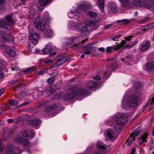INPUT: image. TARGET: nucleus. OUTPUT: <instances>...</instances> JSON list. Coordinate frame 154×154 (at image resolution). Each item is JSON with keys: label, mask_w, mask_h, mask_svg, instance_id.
<instances>
[{"label": "nucleus", "mask_w": 154, "mask_h": 154, "mask_svg": "<svg viewBox=\"0 0 154 154\" xmlns=\"http://www.w3.org/2000/svg\"><path fill=\"white\" fill-rule=\"evenodd\" d=\"M146 69L149 72H152L154 70V61H152L146 63Z\"/></svg>", "instance_id": "nucleus-17"}, {"label": "nucleus", "mask_w": 154, "mask_h": 154, "mask_svg": "<svg viewBox=\"0 0 154 154\" xmlns=\"http://www.w3.org/2000/svg\"><path fill=\"white\" fill-rule=\"evenodd\" d=\"M28 103L27 102H24V103H22L21 104H20V106H24L26 105Z\"/></svg>", "instance_id": "nucleus-63"}, {"label": "nucleus", "mask_w": 154, "mask_h": 154, "mask_svg": "<svg viewBox=\"0 0 154 154\" xmlns=\"http://www.w3.org/2000/svg\"><path fill=\"white\" fill-rule=\"evenodd\" d=\"M109 124L110 125L111 128L108 129L105 132V134L111 141H114L117 137L116 133L119 129L116 128L114 124H110L109 123Z\"/></svg>", "instance_id": "nucleus-7"}, {"label": "nucleus", "mask_w": 154, "mask_h": 154, "mask_svg": "<svg viewBox=\"0 0 154 154\" xmlns=\"http://www.w3.org/2000/svg\"><path fill=\"white\" fill-rule=\"evenodd\" d=\"M117 65V64L116 63H114L112 64L109 67V69L110 70H113L116 68Z\"/></svg>", "instance_id": "nucleus-39"}, {"label": "nucleus", "mask_w": 154, "mask_h": 154, "mask_svg": "<svg viewBox=\"0 0 154 154\" xmlns=\"http://www.w3.org/2000/svg\"><path fill=\"white\" fill-rule=\"evenodd\" d=\"M135 150L136 149L135 148H133L130 154H135Z\"/></svg>", "instance_id": "nucleus-60"}, {"label": "nucleus", "mask_w": 154, "mask_h": 154, "mask_svg": "<svg viewBox=\"0 0 154 154\" xmlns=\"http://www.w3.org/2000/svg\"><path fill=\"white\" fill-rule=\"evenodd\" d=\"M110 10L113 12H115L117 9V6L115 4H113L112 6H109Z\"/></svg>", "instance_id": "nucleus-36"}, {"label": "nucleus", "mask_w": 154, "mask_h": 154, "mask_svg": "<svg viewBox=\"0 0 154 154\" xmlns=\"http://www.w3.org/2000/svg\"><path fill=\"white\" fill-rule=\"evenodd\" d=\"M52 50L51 46L49 45H47L45 48L42 50V53L44 54H49Z\"/></svg>", "instance_id": "nucleus-21"}, {"label": "nucleus", "mask_w": 154, "mask_h": 154, "mask_svg": "<svg viewBox=\"0 0 154 154\" xmlns=\"http://www.w3.org/2000/svg\"><path fill=\"white\" fill-rule=\"evenodd\" d=\"M54 78L53 77H51L48 79V83L51 84L54 81Z\"/></svg>", "instance_id": "nucleus-44"}, {"label": "nucleus", "mask_w": 154, "mask_h": 154, "mask_svg": "<svg viewBox=\"0 0 154 154\" xmlns=\"http://www.w3.org/2000/svg\"><path fill=\"white\" fill-rule=\"evenodd\" d=\"M126 43V42L125 40H123L120 44H119L118 45H116V46H118L119 47V48H121L122 46L124 45Z\"/></svg>", "instance_id": "nucleus-40"}, {"label": "nucleus", "mask_w": 154, "mask_h": 154, "mask_svg": "<svg viewBox=\"0 0 154 154\" xmlns=\"http://www.w3.org/2000/svg\"><path fill=\"white\" fill-rule=\"evenodd\" d=\"M97 3L102 13L104 11V0H98Z\"/></svg>", "instance_id": "nucleus-20"}, {"label": "nucleus", "mask_w": 154, "mask_h": 154, "mask_svg": "<svg viewBox=\"0 0 154 154\" xmlns=\"http://www.w3.org/2000/svg\"><path fill=\"white\" fill-rule=\"evenodd\" d=\"M5 51L11 57H14L16 54L15 51L14 50L10 48H7L5 49Z\"/></svg>", "instance_id": "nucleus-24"}, {"label": "nucleus", "mask_w": 154, "mask_h": 154, "mask_svg": "<svg viewBox=\"0 0 154 154\" xmlns=\"http://www.w3.org/2000/svg\"><path fill=\"white\" fill-rule=\"evenodd\" d=\"M118 22H120L122 25H125L130 23L131 22V21L128 19H125L121 20H119L118 21Z\"/></svg>", "instance_id": "nucleus-28"}, {"label": "nucleus", "mask_w": 154, "mask_h": 154, "mask_svg": "<svg viewBox=\"0 0 154 154\" xmlns=\"http://www.w3.org/2000/svg\"><path fill=\"white\" fill-rule=\"evenodd\" d=\"M22 152L21 149L13 145L7 146L5 153L6 154H20Z\"/></svg>", "instance_id": "nucleus-10"}, {"label": "nucleus", "mask_w": 154, "mask_h": 154, "mask_svg": "<svg viewBox=\"0 0 154 154\" xmlns=\"http://www.w3.org/2000/svg\"><path fill=\"white\" fill-rule=\"evenodd\" d=\"M87 40V39H86L85 40H82V41L80 43H79L78 45L76 44H74L73 46L72 47L73 48L75 49L77 48H79L81 46V44H83L85 42H86Z\"/></svg>", "instance_id": "nucleus-34"}, {"label": "nucleus", "mask_w": 154, "mask_h": 154, "mask_svg": "<svg viewBox=\"0 0 154 154\" xmlns=\"http://www.w3.org/2000/svg\"><path fill=\"white\" fill-rule=\"evenodd\" d=\"M74 42V39L70 37L68 38L66 40V43L67 45H70Z\"/></svg>", "instance_id": "nucleus-29"}, {"label": "nucleus", "mask_w": 154, "mask_h": 154, "mask_svg": "<svg viewBox=\"0 0 154 154\" xmlns=\"http://www.w3.org/2000/svg\"><path fill=\"white\" fill-rule=\"evenodd\" d=\"M119 47L116 45H114L113 46H109L107 47L106 50V52L107 53H110L112 52L113 50H116L119 49Z\"/></svg>", "instance_id": "nucleus-22"}, {"label": "nucleus", "mask_w": 154, "mask_h": 154, "mask_svg": "<svg viewBox=\"0 0 154 154\" xmlns=\"http://www.w3.org/2000/svg\"><path fill=\"white\" fill-rule=\"evenodd\" d=\"M150 101L151 103V104H154V98H152Z\"/></svg>", "instance_id": "nucleus-64"}, {"label": "nucleus", "mask_w": 154, "mask_h": 154, "mask_svg": "<svg viewBox=\"0 0 154 154\" xmlns=\"http://www.w3.org/2000/svg\"><path fill=\"white\" fill-rule=\"evenodd\" d=\"M6 22L4 20H0V28L5 29H9L13 26L14 22L10 15H7L5 17Z\"/></svg>", "instance_id": "nucleus-6"}, {"label": "nucleus", "mask_w": 154, "mask_h": 154, "mask_svg": "<svg viewBox=\"0 0 154 154\" xmlns=\"http://www.w3.org/2000/svg\"><path fill=\"white\" fill-rule=\"evenodd\" d=\"M67 60V58L65 57H63L62 59H61L59 60L57 62V63L58 64H62L64 63Z\"/></svg>", "instance_id": "nucleus-37"}, {"label": "nucleus", "mask_w": 154, "mask_h": 154, "mask_svg": "<svg viewBox=\"0 0 154 154\" xmlns=\"http://www.w3.org/2000/svg\"><path fill=\"white\" fill-rule=\"evenodd\" d=\"M42 19L44 20L45 22H47L49 20V14L47 12H45L44 15V17L43 18H41Z\"/></svg>", "instance_id": "nucleus-31"}, {"label": "nucleus", "mask_w": 154, "mask_h": 154, "mask_svg": "<svg viewBox=\"0 0 154 154\" xmlns=\"http://www.w3.org/2000/svg\"><path fill=\"white\" fill-rule=\"evenodd\" d=\"M96 24V22L94 20L87 21L85 24L82 23L80 22L75 23L73 21L69 22L68 27L70 29H76L81 33L88 32L91 27H93Z\"/></svg>", "instance_id": "nucleus-2"}, {"label": "nucleus", "mask_w": 154, "mask_h": 154, "mask_svg": "<svg viewBox=\"0 0 154 154\" xmlns=\"http://www.w3.org/2000/svg\"><path fill=\"white\" fill-rule=\"evenodd\" d=\"M80 15V13L76 10H72L67 14L69 17L70 18H75L78 19Z\"/></svg>", "instance_id": "nucleus-15"}, {"label": "nucleus", "mask_w": 154, "mask_h": 154, "mask_svg": "<svg viewBox=\"0 0 154 154\" xmlns=\"http://www.w3.org/2000/svg\"><path fill=\"white\" fill-rule=\"evenodd\" d=\"M44 36L45 38H51L54 35L52 30L50 28H45L42 31Z\"/></svg>", "instance_id": "nucleus-13"}, {"label": "nucleus", "mask_w": 154, "mask_h": 154, "mask_svg": "<svg viewBox=\"0 0 154 154\" xmlns=\"http://www.w3.org/2000/svg\"><path fill=\"white\" fill-rule=\"evenodd\" d=\"M150 46V42L147 40L143 42L139 46L140 49L142 51L147 50Z\"/></svg>", "instance_id": "nucleus-14"}, {"label": "nucleus", "mask_w": 154, "mask_h": 154, "mask_svg": "<svg viewBox=\"0 0 154 154\" xmlns=\"http://www.w3.org/2000/svg\"><path fill=\"white\" fill-rule=\"evenodd\" d=\"M14 120L13 119H8L7 120V122L8 123H12L13 122Z\"/></svg>", "instance_id": "nucleus-57"}, {"label": "nucleus", "mask_w": 154, "mask_h": 154, "mask_svg": "<svg viewBox=\"0 0 154 154\" xmlns=\"http://www.w3.org/2000/svg\"><path fill=\"white\" fill-rule=\"evenodd\" d=\"M122 35H118L115 36L111 38V39L113 40L116 41V39L118 38H120Z\"/></svg>", "instance_id": "nucleus-45"}, {"label": "nucleus", "mask_w": 154, "mask_h": 154, "mask_svg": "<svg viewBox=\"0 0 154 154\" xmlns=\"http://www.w3.org/2000/svg\"><path fill=\"white\" fill-rule=\"evenodd\" d=\"M0 36L6 41L13 42L14 39V38L11 33L7 34L6 32L4 30H1L0 32Z\"/></svg>", "instance_id": "nucleus-11"}, {"label": "nucleus", "mask_w": 154, "mask_h": 154, "mask_svg": "<svg viewBox=\"0 0 154 154\" xmlns=\"http://www.w3.org/2000/svg\"><path fill=\"white\" fill-rule=\"evenodd\" d=\"M97 147L100 151H103V152H106V146L103 145L101 142L99 141L97 142Z\"/></svg>", "instance_id": "nucleus-18"}, {"label": "nucleus", "mask_w": 154, "mask_h": 154, "mask_svg": "<svg viewBox=\"0 0 154 154\" xmlns=\"http://www.w3.org/2000/svg\"><path fill=\"white\" fill-rule=\"evenodd\" d=\"M41 122L40 119L38 118H35L33 120H30L29 122V125L34 127L38 126Z\"/></svg>", "instance_id": "nucleus-16"}, {"label": "nucleus", "mask_w": 154, "mask_h": 154, "mask_svg": "<svg viewBox=\"0 0 154 154\" xmlns=\"http://www.w3.org/2000/svg\"><path fill=\"white\" fill-rule=\"evenodd\" d=\"M133 139V141H134L135 140V138H131V137L129 139H128L127 140V142H128V144L127 145L128 146H130L131 145V144L132 143V140Z\"/></svg>", "instance_id": "nucleus-43"}, {"label": "nucleus", "mask_w": 154, "mask_h": 154, "mask_svg": "<svg viewBox=\"0 0 154 154\" xmlns=\"http://www.w3.org/2000/svg\"><path fill=\"white\" fill-rule=\"evenodd\" d=\"M30 133L31 134V136L32 137L34 136L35 132L33 130H31L30 131Z\"/></svg>", "instance_id": "nucleus-61"}, {"label": "nucleus", "mask_w": 154, "mask_h": 154, "mask_svg": "<svg viewBox=\"0 0 154 154\" xmlns=\"http://www.w3.org/2000/svg\"><path fill=\"white\" fill-rule=\"evenodd\" d=\"M5 2V1L3 0H0V13L2 12H4L5 8H4L2 4Z\"/></svg>", "instance_id": "nucleus-32"}, {"label": "nucleus", "mask_w": 154, "mask_h": 154, "mask_svg": "<svg viewBox=\"0 0 154 154\" xmlns=\"http://www.w3.org/2000/svg\"><path fill=\"white\" fill-rule=\"evenodd\" d=\"M133 3L137 6H144L145 8L154 12V0H147V2L145 0H134Z\"/></svg>", "instance_id": "nucleus-5"}, {"label": "nucleus", "mask_w": 154, "mask_h": 154, "mask_svg": "<svg viewBox=\"0 0 154 154\" xmlns=\"http://www.w3.org/2000/svg\"><path fill=\"white\" fill-rule=\"evenodd\" d=\"M53 60H51V59H49L48 60L45 61V63L46 64V63H52L53 62Z\"/></svg>", "instance_id": "nucleus-55"}, {"label": "nucleus", "mask_w": 154, "mask_h": 154, "mask_svg": "<svg viewBox=\"0 0 154 154\" xmlns=\"http://www.w3.org/2000/svg\"><path fill=\"white\" fill-rule=\"evenodd\" d=\"M101 77L98 75H95L94 76L92 77V78L96 80H99L101 79Z\"/></svg>", "instance_id": "nucleus-41"}, {"label": "nucleus", "mask_w": 154, "mask_h": 154, "mask_svg": "<svg viewBox=\"0 0 154 154\" xmlns=\"http://www.w3.org/2000/svg\"><path fill=\"white\" fill-rule=\"evenodd\" d=\"M46 72V71H43V70H41V71L39 72L38 73V74L39 75H42L43 74H44Z\"/></svg>", "instance_id": "nucleus-52"}, {"label": "nucleus", "mask_w": 154, "mask_h": 154, "mask_svg": "<svg viewBox=\"0 0 154 154\" xmlns=\"http://www.w3.org/2000/svg\"><path fill=\"white\" fill-rule=\"evenodd\" d=\"M41 17L36 18L34 23V24L38 30L42 31L45 28L46 23L44 20Z\"/></svg>", "instance_id": "nucleus-9"}, {"label": "nucleus", "mask_w": 154, "mask_h": 154, "mask_svg": "<svg viewBox=\"0 0 154 154\" xmlns=\"http://www.w3.org/2000/svg\"><path fill=\"white\" fill-rule=\"evenodd\" d=\"M147 26L148 29H150L154 27V23H150L147 25Z\"/></svg>", "instance_id": "nucleus-46"}, {"label": "nucleus", "mask_w": 154, "mask_h": 154, "mask_svg": "<svg viewBox=\"0 0 154 154\" xmlns=\"http://www.w3.org/2000/svg\"><path fill=\"white\" fill-rule=\"evenodd\" d=\"M84 53L85 54L89 55L91 53V51L89 50H87L85 51L84 52Z\"/></svg>", "instance_id": "nucleus-48"}, {"label": "nucleus", "mask_w": 154, "mask_h": 154, "mask_svg": "<svg viewBox=\"0 0 154 154\" xmlns=\"http://www.w3.org/2000/svg\"><path fill=\"white\" fill-rule=\"evenodd\" d=\"M88 14L91 17H94L97 16V13L93 11H89L88 13Z\"/></svg>", "instance_id": "nucleus-38"}, {"label": "nucleus", "mask_w": 154, "mask_h": 154, "mask_svg": "<svg viewBox=\"0 0 154 154\" xmlns=\"http://www.w3.org/2000/svg\"><path fill=\"white\" fill-rule=\"evenodd\" d=\"M148 134L149 133H148L146 132L139 139L138 143L140 145H141L143 143L146 142L147 141L146 139Z\"/></svg>", "instance_id": "nucleus-19"}, {"label": "nucleus", "mask_w": 154, "mask_h": 154, "mask_svg": "<svg viewBox=\"0 0 154 154\" xmlns=\"http://www.w3.org/2000/svg\"><path fill=\"white\" fill-rule=\"evenodd\" d=\"M126 99V97L125 96L122 100V107L125 108V106L127 105L129 107L132 108L137 106L139 100V97L136 95L131 96L128 98L127 101L125 100Z\"/></svg>", "instance_id": "nucleus-4"}, {"label": "nucleus", "mask_w": 154, "mask_h": 154, "mask_svg": "<svg viewBox=\"0 0 154 154\" xmlns=\"http://www.w3.org/2000/svg\"><path fill=\"white\" fill-rule=\"evenodd\" d=\"M141 131V129L140 128H138L130 135L131 138L133 137L134 138L135 137L138 136Z\"/></svg>", "instance_id": "nucleus-23"}, {"label": "nucleus", "mask_w": 154, "mask_h": 154, "mask_svg": "<svg viewBox=\"0 0 154 154\" xmlns=\"http://www.w3.org/2000/svg\"><path fill=\"white\" fill-rule=\"evenodd\" d=\"M38 1L41 6H44L49 2V0H38Z\"/></svg>", "instance_id": "nucleus-33"}, {"label": "nucleus", "mask_w": 154, "mask_h": 154, "mask_svg": "<svg viewBox=\"0 0 154 154\" xmlns=\"http://www.w3.org/2000/svg\"><path fill=\"white\" fill-rule=\"evenodd\" d=\"M37 69L36 67L34 66H32L23 69L22 71L23 72L25 73H29L30 72L35 71L37 70Z\"/></svg>", "instance_id": "nucleus-25"}, {"label": "nucleus", "mask_w": 154, "mask_h": 154, "mask_svg": "<svg viewBox=\"0 0 154 154\" xmlns=\"http://www.w3.org/2000/svg\"><path fill=\"white\" fill-rule=\"evenodd\" d=\"M150 147L152 148L154 147V140L152 141L150 143Z\"/></svg>", "instance_id": "nucleus-59"}, {"label": "nucleus", "mask_w": 154, "mask_h": 154, "mask_svg": "<svg viewBox=\"0 0 154 154\" xmlns=\"http://www.w3.org/2000/svg\"><path fill=\"white\" fill-rule=\"evenodd\" d=\"M127 120V117L125 115L116 116L109 119V123L114 124L116 128L119 129L120 126L123 125Z\"/></svg>", "instance_id": "nucleus-3"}, {"label": "nucleus", "mask_w": 154, "mask_h": 154, "mask_svg": "<svg viewBox=\"0 0 154 154\" xmlns=\"http://www.w3.org/2000/svg\"><path fill=\"white\" fill-rule=\"evenodd\" d=\"M98 50L102 52H104L105 51L104 48L103 47L99 48H98Z\"/></svg>", "instance_id": "nucleus-54"}, {"label": "nucleus", "mask_w": 154, "mask_h": 154, "mask_svg": "<svg viewBox=\"0 0 154 154\" xmlns=\"http://www.w3.org/2000/svg\"><path fill=\"white\" fill-rule=\"evenodd\" d=\"M11 69L13 71L14 70H18L19 69V68L17 66L16 67H11Z\"/></svg>", "instance_id": "nucleus-53"}, {"label": "nucleus", "mask_w": 154, "mask_h": 154, "mask_svg": "<svg viewBox=\"0 0 154 154\" xmlns=\"http://www.w3.org/2000/svg\"><path fill=\"white\" fill-rule=\"evenodd\" d=\"M132 37V36H130L128 37H127L125 38H124L126 40H128V41H130L131 39V38Z\"/></svg>", "instance_id": "nucleus-58"}, {"label": "nucleus", "mask_w": 154, "mask_h": 154, "mask_svg": "<svg viewBox=\"0 0 154 154\" xmlns=\"http://www.w3.org/2000/svg\"><path fill=\"white\" fill-rule=\"evenodd\" d=\"M50 93L51 95H53V98L54 99H59L61 97V95L60 94H58V93H57L56 94L57 95H56L57 92L56 91H53V93H52L50 91Z\"/></svg>", "instance_id": "nucleus-27"}, {"label": "nucleus", "mask_w": 154, "mask_h": 154, "mask_svg": "<svg viewBox=\"0 0 154 154\" xmlns=\"http://www.w3.org/2000/svg\"><path fill=\"white\" fill-rule=\"evenodd\" d=\"M121 3V7H127L129 6V0H119Z\"/></svg>", "instance_id": "nucleus-26"}, {"label": "nucleus", "mask_w": 154, "mask_h": 154, "mask_svg": "<svg viewBox=\"0 0 154 154\" xmlns=\"http://www.w3.org/2000/svg\"><path fill=\"white\" fill-rule=\"evenodd\" d=\"M53 109V108L51 106H48L45 109V111L47 112H49L50 111L52 110Z\"/></svg>", "instance_id": "nucleus-49"}, {"label": "nucleus", "mask_w": 154, "mask_h": 154, "mask_svg": "<svg viewBox=\"0 0 154 154\" xmlns=\"http://www.w3.org/2000/svg\"><path fill=\"white\" fill-rule=\"evenodd\" d=\"M9 102L10 104L12 106H15L18 103L17 101L12 99L9 100Z\"/></svg>", "instance_id": "nucleus-35"}, {"label": "nucleus", "mask_w": 154, "mask_h": 154, "mask_svg": "<svg viewBox=\"0 0 154 154\" xmlns=\"http://www.w3.org/2000/svg\"><path fill=\"white\" fill-rule=\"evenodd\" d=\"M5 89H2L0 90V97L1 96L3 93L5 92Z\"/></svg>", "instance_id": "nucleus-56"}, {"label": "nucleus", "mask_w": 154, "mask_h": 154, "mask_svg": "<svg viewBox=\"0 0 154 154\" xmlns=\"http://www.w3.org/2000/svg\"><path fill=\"white\" fill-rule=\"evenodd\" d=\"M22 137L20 135H17L15 136L14 137V140L16 142H18L20 143L27 145L29 143V141L25 138L26 137H29L27 134V132H25L23 134Z\"/></svg>", "instance_id": "nucleus-8"}, {"label": "nucleus", "mask_w": 154, "mask_h": 154, "mask_svg": "<svg viewBox=\"0 0 154 154\" xmlns=\"http://www.w3.org/2000/svg\"><path fill=\"white\" fill-rule=\"evenodd\" d=\"M87 6L85 5H81L78 7V9L82 11H85L86 10Z\"/></svg>", "instance_id": "nucleus-30"}, {"label": "nucleus", "mask_w": 154, "mask_h": 154, "mask_svg": "<svg viewBox=\"0 0 154 154\" xmlns=\"http://www.w3.org/2000/svg\"><path fill=\"white\" fill-rule=\"evenodd\" d=\"M27 0H21V3H20L19 4L20 5H22L24 4V2L26 1Z\"/></svg>", "instance_id": "nucleus-62"}, {"label": "nucleus", "mask_w": 154, "mask_h": 154, "mask_svg": "<svg viewBox=\"0 0 154 154\" xmlns=\"http://www.w3.org/2000/svg\"><path fill=\"white\" fill-rule=\"evenodd\" d=\"M14 131V129L13 128L12 129L9 130L8 131V135H10Z\"/></svg>", "instance_id": "nucleus-51"}, {"label": "nucleus", "mask_w": 154, "mask_h": 154, "mask_svg": "<svg viewBox=\"0 0 154 154\" xmlns=\"http://www.w3.org/2000/svg\"><path fill=\"white\" fill-rule=\"evenodd\" d=\"M39 38V35L37 33L34 32L29 35V40L33 45H36L38 43Z\"/></svg>", "instance_id": "nucleus-12"}, {"label": "nucleus", "mask_w": 154, "mask_h": 154, "mask_svg": "<svg viewBox=\"0 0 154 154\" xmlns=\"http://www.w3.org/2000/svg\"><path fill=\"white\" fill-rule=\"evenodd\" d=\"M138 43V41H134L131 45V46L130 47H128V48H132L133 47L134 45H135L136 44H137Z\"/></svg>", "instance_id": "nucleus-47"}, {"label": "nucleus", "mask_w": 154, "mask_h": 154, "mask_svg": "<svg viewBox=\"0 0 154 154\" xmlns=\"http://www.w3.org/2000/svg\"><path fill=\"white\" fill-rule=\"evenodd\" d=\"M149 20V18L148 17L144 19H142V20L139 21V23L142 24L146 22Z\"/></svg>", "instance_id": "nucleus-42"}, {"label": "nucleus", "mask_w": 154, "mask_h": 154, "mask_svg": "<svg viewBox=\"0 0 154 154\" xmlns=\"http://www.w3.org/2000/svg\"><path fill=\"white\" fill-rule=\"evenodd\" d=\"M24 97V94L23 93H20L19 95V98L21 100L22 98H23Z\"/></svg>", "instance_id": "nucleus-50"}, {"label": "nucleus", "mask_w": 154, "mask_h": 154, "mask_svg": "<svg viewBox=\"0 0 154 154\" xmlns=\"http://www.w3.org/2000/svg\"><path fill=\"white\" fill-rule=\"evenodd\" d=\"M96 85V83L94 81H89L87 83L85 88H81L79 90L76 87L71 88L69 89V92L65 95L64 98L68 100L77 95H82L86 93L88 89L94 88Z\"/></svg>", "instance_id": "nucleus-1"}]
</instances>
